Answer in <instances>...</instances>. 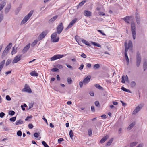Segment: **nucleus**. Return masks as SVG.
Segmentation results:
<instances>
[{
  "instance_id": "obj_44",
  "label": "nucleus",
  "mask_w": 147,
  "mask_h": 147,
  "mask_svg": "<svg viewBox=\"0 0 147 147\" xmlns=\"http://www.w3.org/2000/svg\"><path fill=\"white\" fill-rule=\"evenodd\" d=\"M32 116H28L27 118L25 119V120L26 121H30V119L32 118Z\"/></svg>"
},
{
  "instance_id": "obj_22",
  "label": "nucleus",
  "mask_w": 147,
  "mask_h": 147,
  "mask_svg": "<svg viewBox=\"0 0 147 147\" xmlns=\"http://www.w3.org/2000/svg\"><path fill=\"white\" fill-rule=\"evenodd\" d=\"M23 123V121L21 119L17 120L15 123V124L16 125H18L20 124H22Z\"/></svg>"
},
{
  "instance_id": "obj_3",
  "label": "nucleus",
  "mask_w": 147,
  "mask_h": 147,
  "mask_svg": "<svg viewBox=\"0 0 147 147\" xmlns=\"http://www.w3.org/2000/svg\"><path fill=\"white\" fill-rule=\"evenodd\" d=\"M57 33H53L51 36V41L52 42H57L59 41V37H57Z\"/></svg>"
},
{
  "instance_id": "obj_51",
  "label": "nucleus",
  "mask_w": 147,
  "mask_h": 147,
  "mask_svg": "<svg viewBox=\"0 0 147 147\" xmlns=\"http://www.w3.org/2000/svg\"><path fill=\"white\" fill-rule=\"evenodd\" d=\"M65 65L67 66L69 68H70L71 70H73V68L70 65H69L68 63H66Z\"/></svg>"
},
{
  "instance_id": "obj_40",
  "label": "nucleus",
  "mask_w": 147,
  "mask_h": 147,
  "mask_svg": "<svg viewBox=\"0 0 147 147\" xmlns=\"http://www.w3.org/2000/svg\"><path fill=\"white\" fill-rule=\"evenodd\" d=\"M37 44V40H35L31 45V47H34Z\"/></svg>"
},
{
  "instance_id": "obj_9",
  "label": "nucleus",
  "mask_w": 147,
  "mask_h": 147,
  "mask_svg": "<svg viewBox=\"0 0 147 147\" xmlns=\"http://www.w3.org/2000/svg\"><path fill=\"white\" fill-rule=\"evenodd\" d=\"M23 91L25 92L29 93L31 92L32 91L31 89L30 88L28 85L25 84L24 88L22 90Z\"/></svg>"
},
{
  "instance_id": "obj_26",
  "label": "nucleus",
  "mask_w": 147,
  "mask_h": 147,
  "mask_svg": "<svg viewBox=\"0 0 147 147\" xmlns=\"http://www.w3.org/2000/svg\"><path fill=\"white\" fill-rule=\"evenodd\" d=\"M135 123H132L131 124L128 126L127 128V129L128 130H130L133 127V126L135 125Z\"/></svg>"
},
{
  "instance_id": "obj_62",
  "label": "nucleus",
  "mask_w": 147,
  "mask_h": 147,
  "mask_svg": "<svg viewBox=\"0 0 147 147\" xmlns=\"http://www.w3.org/2000/svg\"><path fill=\"white\" fill-rule=\"evenodd\" d=\"M40 134V132H37V139L40 140L41 138L40 136L39 135Z\"/></svg>"
},
{
  "instance_id": "obj_29",
  "label": "nucleus",
  "mask_w": 147,
  "mask_h": 147,
  "mask_svg": "<svg viewBox=\"0 0 147 147\" xmlns=\"http://www.w3.org/2000/svg\"><path fill=\"white\" fill-rule=\"evenodd\" d=\"M11 60L10 59H8L6 62L5 66H8L11 62Z\"/></svg>"
},
{
  "instance_id": "obj_17",
  "label": "nucleus",
  "mask_w": 147,
  "mask_h": 147,
  "mask_svg": "<svg viewBox=\"0 0 147 147\" xmlns=\"http://www.w3.org/2000/svg\"><path fill=\"white\" fill-rule=\"evenodd\" d=\"M132 17L131 16H127L123 18V19L127 23H129V20L132 18Z\"/></svg>"
},
{
  "instance_id": "obj_25",
  "label": "nucleus",
  "mask_w": 147,
  "mask_h": 147,
  "mask_svg": "<svg viewBox=\"0 0 147 147\" xmlns=\"http://www.w3.org/2000/svg\"><path fill=\"white\" fill-rule=\"evenodd\" d=\"M22 7V5H20L19 7L17 8L15 12L16 14H18L20 11Z\"/></svg>"
},
{
  "instance_id": "obj_5",
  "label": "nucleus",
  "mask_w": 147,
  "mask_h": 147,
  "mask_svg": "<svg viewBox=\"0 0 147 147\" xmlns=\"http://www.w3.org/2000/svg\"><path fill=\"white\" fill-rule=\"evenodd\" d=\"M48 33L47 30H45L42 32L38 36L37 38V41H40L44 38Z\"/></svg>"
},
{
  "instance_id": "obj_64",
  "label": "nucleus",
  "mask_w": 147,
  "mask_h": 147,
  "mask_svg": "<svg viewBox=\"0 0 147 147\" xmlns=\"http://www.w3.org/2000/svg\"><path fill=\"white\" fill-rule=\"evenodd\" d=\"M91 109L92 111L93 112L95 111L94 107L93 106H91Z\"/></svg>"
},
{
  "instance_id": "obj_57",
  "label": "nucleus",
  "mask_w": 147,
  "mask_h": 147,
  "mask_svg": "<svg viewBox=\"0 0 147 147\" xmlns=\"http://www.w3.org/2000/svg\"><path fill=\"white\" fill-rule=\"evenodd\" d=\"M77 20V19L75 18L74 19L72 20L70 22L71 23L73 24H74L76 22Z\"/></svg>"
},
{
  "instance_id": "obj_46",
  "label": "nucleus",
  "mask_w": 147,
  "mask_h": 147,
  "mask_svg": "<svg viewBox=\"0 0 147 147\" xmlns=\"http://www.w3.org/2000/svg\"><path fill=\"white\" fill-rule=\"evenodd\" d=\"M95 105L98 107H100V105H99V101H96L95 102Z\"/></svg>"
},
{
  "instance_id": "obj_12",
  "label": "nucleus",
  "mask_w": 147,
  "mask_h": 147,
  "mask_svg": "<svg viewBox=\"0 0 147 147\" xmlns=\"http://www.w3.org/2000/svg\"><path fill=\"white\" fill-rule=\"evenodd\" d=\"M137 62L136 65L138 67L141 62V57L140 54L138 53L137 54Z\"/></svg>"
},
{
  "instance_id": "obj_39",
  "label": "nucleus",
  "mask_w": 147,
  "mask_h": 147,
  "mask_svg": "<svg viewBox=\"0 0 147 147\" xmlns=\"http://www.w3.org/2000/svg\"><path fill=\"white\" fill-rule=\"evenodd\" d=\"M9 114L11 116L13 115L15 113V112L13 111H10L9 112Z\"/></svg>"
},
{
  "instance_id": "obj_34",
  "label": "nucleus",
  "mask_w": 147,
  "mask_h": 147,
  "mask_svg": "<svg viewBox=\"0 0 147 147\" xmlns=\"http://www.w3.org/2000/svg\"><path fill=\"white\" fill-rule=\"evenodd\" d=\"M30 74L32 76H37V73L35 71H32L30 73Z\"/></svg>"
},
{
  "instance_id": "obj_60",
  "label": "nucleus",
  "mask_w": 147,
  "mask_h": 147,
  "mask_svg": "<svg viewBox=\"0 0 147 147\" xmlns=\"http://www.w3.org/2000/svg\"><path fill=\"white\" fill-rule=\"evenodd\" d=\"M98 13L99 14V15L100 16H104L105 15V13L102 12H99Z\"/></svg>"
},
{
  "instance_id": "obj_19",
  "label": "nucleus",
  "mask_w": 147,
  "mask_h": 147,
  "mask_svg": "<svg viewBox=\"0 0 147 147\" xmlns=\"http://www.w3.org/2000/svg\"><path fill=\"white\" fill-rule=\"evenodd\" d=\"M6 4V2L5 1H2L0 4V11L2 10Z\"/></svg>"
},
{
  "instance_id": "obj_16",
  "label": "nucleus",
  "mask_w": 147,
  "mask_h": 147,
  "mask_svg": "<svg viewBox=\"0 0 147 147\" xmlns=\"http://www.w3.org/2000/svg\"><path fill=\"white\" fill-rule=\"evenodd\" d=\"M58 17V16L57 15L54 16L53 17L49 20L48 22V23L50 24L53 23L54 21L57 19Z\"/></svg>"
},
{
  "instance_id": "obj_33",
  "label": "nucleus",
  "mask_w": 147,
  "mask_h": 147,
  "mask_svg": "<svg viewBox=\"0 0 147 147\" xmlns=\"http://www.w3.org/2000/svg\"><path fill=\"white\" fill-rule=\"evenodd\" d=\"M67 81L69 84H70L72 83V81L71 78L68 77L67 78Z\"/></svg>"
},
{
  "instance_id": "obj_45",
  "label": "nucleus",
  "mask_w": 147,
  "mask_h": 147,
  "mask_svg": "<svg viewBox=\"0 0 147 147\" xmlns=\"http://www.w3.org/2000/svg\"><path fill=\"white\" fill-rule=\"evenodd\" d=\"M16 117H15L10 118L9 119V120L11 121L14 122L16 120Z\"/></svg>"
},
{
  "instance_id": "obj_8",
  "label": "nucleus",
  "mask_w": 147,
  "mask_h": 147,
  "mask_svg": "<svg viewBox=\"0 0 147 147\" xmlns=\"http://www.w3.org/2000/svg\"><path fill=\"white\" fill-rule=\"evenodd\" d=\"M21 55H18L16 56L12 61V63L13 64L16 63L19 61L21 59Z\"/></svg>"
},
{
  "instance_id": "obj_35",
  "label": "nucleus",
  "mask_w": 147,
  "mask_h": 147,
  "mask_svg": "<svg viewBox=\"0 0 147 147\" xmlns=\"http://www.w3.org/2000/svg\"><path fill=\"white\" fill-rule=\"evenodd\" d=\"M77 37H78V36H75V39H76V40L78 44L79 45H81V46H82V45H81L82 43L79 40H78V39H77Z\"/></svg>"
},
{
  "instance_id": "obj_63",
  "label": "nucleus",
  "mask_w": 147,
  "mask_h": 147,
  "mask_svg": "<svg viewBox=\"0 0 147 147\" xmlns=\"http://www.w3.org/2000/svg\"><path fill=\"white\" fill-rule=\"evenodd\" d=\"M57 67L59 69H61L63 68V66L59 64L57 65Z\"/></svg>"
},
{
  "instance_id": "obj_59",
  "label": "nucleus",
  "mask_w": 147,
  "mask_h": 147,
  "mask_svg": "<svg viewBox=\"0 0 147 147\" xmlns=\"http://www.w3.org/2000/svg\"><path fill=\"white\" fill-rule=\"evenodd\" d=\"M6 99L8 101H10L11 100V98L9 95H7L6 96Z\"/></svg>"
},
{
  "instance_id": "obj_18",
  "label": "nucleus",
  "mask_w": 147,
  "mask_h": 147,
  "mask_svg": "<svg viewBox=\"0 0 147 147\" xmlns=\"http://www.w3.org/2000/svg\"><path fill=\"white\" fill-rule=\"evenodd\" d=\"M11 4H9L7 5L6 8L5 9V13H7L9 11L11 7Z\"/></svg>"
},
{
  "instance_id": "obj_11",
  "label": "nucleus",
  "mask_w": 147,
  "mask_h": 147,
  "mask_svg": "<svg viewBox=\"0 0 147 147\" xmlns=\"http://www.w3.org/2000/svg\"><path fill=\"white\" fill-rule=\"evenodd\" d=\"M142 106L141 105H138L135 109L133 111L132 114H136L141 109L142 107Z\"/></svg>"
},
{
  "instance_id": "obj_7",
  "label": "nucleus",
  "mask_w": 147,
  "mask_h": 147,
  "mask_svg": "<svg viewBox=\"0 0 147 147\" xmlns=\"http://www.w3.org/2000/svg\"><path fill=\"white\" fill-rule=\"evenodd\" d=\"M63 29V23H61L57 27V33L59 34H60L62 32Z\"/></svg>"
},
{
  "instance_id": "obj_6",
  "label": "nucleus",
  "mask_w": 147,
  "mask_h": 147,
  "mask_svg": "<svg viewBox=\"0 0 147 147\" xmlns=\"http://www.w3.org/2000/svg\"><path fill=\"white\" fill-rule=\"evenodd\" d=\"M64 57L63 55L57 54L53 56L51 59V60L54 61L62 58Z\"/></svg>"
},
{
  "instance_id": "obj_41",
  "label": "nucleus",
  "mask_w": 147,
  "mask_h": 147,
  "mask_svg": "<svg viewBox=\"0 0 147 147\" xmlns=\"http://www.w3.org/2000/svg\"><path fill=\"white\" fill-rule=\"evenodd\" d=\"M136 83L134 81H132L131 83V85L132 87H134L136 86Z\"/></svg>"
},
{
  "instance_id": "obj_20",
  "label": "nucleus",
  "mask_w": 147,
  "mask_h": 147,
  "mask_svg": "<svg viewBox=\"0 0 147 147\" xmlns=\"http://www.w3.org/2000/svg\"><path fill=\"white\" fill-rule=\"evenodd\" d=\"M127 49H125V57L126 60L127 64H128L129 63V59L127 56Z\"/></svg>"
},
{
  "instance_id": "obj_58",
  "label": "nucleus",
  "mask_w": 147,
  "mask_h": 147,
  "mask_svg": "<svg viewBox=\"0 0 147 147\" xmlns=\"http://www.w3.org/2000/svg\"><path fill=\"white\" fill-rule=\"evenodd\" d=\"M5 113L3 112H1L0 113V117L1 118H3L5 115Z\"/></svg>"
},
{
  "instance_id": "obj_43",
  "label": "nucleus",
  "mask_w": 147,
  "mask_h": 147,
  "mask_svg": "<svg viewBox=\"0 0 147 147\" xmlns=\"http://www.w3.org/2000/svg\"><path fill=\"white\" fill-rule=\"evenodd\" d=\"M94 86L96 88L98 89H101L102 88V87L99 84H95Z\"/></svg>"
},
{
  "instance_id": "obj_27",
  "label": "nucleus",
  "mask_w": 147,
  "mask_h": 147,
  "mask_svg": "<svg viewBox=\"0 0 147 147\" xmlns=\"http://www.w3.org/2000/svg\"><path fill=\"white\" fill-rule=\"evenodd\" d=\"M113 139L112 138L110 140H109L108 142H107L106 144V146H110L112 143L113 141Z\"/></svg>"
},
{
  "instance_id": "obj_37",
  "label": "nucleus",
  "mask_w": 147,
  "mask_h": 147,
  "mask_svg": "<svg viewBox=\"0 0 147 147\" xmlns=\"http://www.w3.org/2000/svg\"><path fill=\"white\" fill-rule=\"evenodd\" d=\"M74 24H73L71 23L70 22L68 26L66 28V30H67L68 29L71 28L73 26Z\"/></svg>"
},
{
  "instance_id": "obj_42",
  "label": "nucleus",
  "mask_w": 147,
  "mask_h": 147,
  "mask_svg": "<svg viewBox=\"0 0 147 147\" xmlns=\"http://www.w3.org/2000/svg\"><path fill=\"white\" fill-rule=\"evenodd\" d=\"M42 144L45 147H49V146L46 144L45 142L44 141L42 142Z\"/></svg>"
},
{
  "instance_id": "obj_61",
  "label": "nucleus",
  "mask_w": 147,
  "mask_h": 147,
  "mask_svg": "<svg viewBox=\"0 0 147 147\" xmlns=\"http://www.w3.org/2000/svg\"><path fill=\"white\" fill-rule=\"evenodd\" d=\"M88 135L89 136H90L92 134V131L91 129H90L88 130Z\"/></svg>"
},
{
  "instance_id": "obj_52",
  "label": "nucleus",
  "mask_w": 147,
  "mask_h": 147,
  "mask_svg": "<svg viewBox=\"0 0 147 147\" xmlns=\"http://www.w3.org/2000/svg\"><path fill=\"white\" fill-rule=\"evenodd\" d=\"M83 58H86V56L83 53H81V54L80 55Z\"/></svg>"
},
{
  "instance_id": "obj_21",
  "label": "nucleus",
  "mask_w": 147,
  "mask_h": 147,
  "mask_svg": "<svg viewBox=\"0 0 147 147\" xmlns=\"http://www.w3.org/2000/svg\"><path fill=\"white\" fill-rule=\"evenodd\" d=\"M108 138V136L107 135L106 136L101 139V140H100V143H104L106 141V140Z\"/></svg>"
},
{
  "instance_id": "obj_36",
  "label": "nucleus",
  "mask_w": 147,
  "mask_h": 147,
  "mask_svg": "<svg viewBox=\"0 0 147 147\" xmlns=\"http://www.w3.org/2000/svg\"><path fill=\"white\" fill-rule=\"evenodd\" d=\"M86 2V1L84 0L82 1L81 2H80L79 4V5L77 7V9L78 8V6H82Z\"/></svg>"
},
{
  "instance_id": "obj_53",
  "label": "nucleus",
  "mask_w": 147,
  "mask_h": 147,
  "mask_svg": "<svg viewBox=\"0 0 147 147\" xmlns=\"http://www.w3.org/2000/svg\"><path fill=\"white\" fill-rule=\"evenodd\" d=\"M63 141H64V139L62 138H60L58 140V141L59 143H61V142Z\"/></svg>"
},
{
  "instance_id": "obj_54",
  "label": "nucleus",
  "mask_w": 147,
  "mask_h": 147,
  "mask_svg": "<svg viewBox=\"0 0 147 147\" xmlns=\"http://www.w3.org/2000/svg\"><path fill=\"white\" fill-rule=\"evenodd\" d=\"M121 82L122 83H125V76H122Z\"/></svg>"
},
{
  "instance_id": "obj_13",
  "label": "nucleus",
  "mask_w": 147,
  "mask_h": 147,
  "mask_svg": "<svg viewBox=\"0 0 147 147\" xmlns=\"http://www.w3.org/2000/svg\"><path fill=\"white\" fill-rule=\"evenodd\" d=\"M135 19L136 22L138 24H139L140 23V16L138 13L136 12Z\"/></svg>"
},
{
  "instance_id": "obj_47",
  "label": "nucleus",
  "mask_w": 147,
  "mask_h": 147,
  "mask_svg": "<svg viewBox=\"0 0 147 147\" xmlns=\"http://www.w3.org/2000/svg\"><path fill=\"white\" fill-rule=\"evenodd\" d=\"M16 52V49H15L14 47L13 49V50L11 52V54L12 55H13L14 54H15Z\"/></svg>"
},
{
  "instance_id": "obj_38",
  "label": "nucleus",
  "mask_w": 147,
  "mask_h": 147,
  "mask_svg": "<svg viewBox=\"0 0 147 147\" xmlns=\"http://www.w3.org/2000/svg\"><path fill=\"white\" fill-rule=\"evenodd\" d=\"M69 135L71 139H72V138L73 136V133L72 130H71L69 132Z\"/></svg>"
},
{
  "instance_id": "obj_55",
  "label": "nucleus",
  "mask_w": 147,
  "mask_h": 147,
  "mask_svg": "<svg viewBox=\"0 0 147 147\" xmlns=\"http://www.w3.org/2000/svg\"><path fill=\"white\" fill-rule=\"evenodd\" d=\"M83 67H84V65H83V64H81V65H80V67H79L78 69L79 70H82L83 69Z\"/></svg>"
},
{
  "instance_id": "obj_10",
  "label": "nucleus",
  "mask_w": 147,
  "mask_h": 147,
  "mask_svg": "<svg viewBox=\"0 0 147 147\" xmlns=\"http://www.w3.org/2000/svg\"><path fill=\"white\" fill-rule=\"evenodd\" d=\"M132 44L131 41H129L127 45L126 43H125V49H127V51H128V49H130L132 47Z\"/></svg>"
},
{
  "instance_id": "obj_30",
  "label": "nucleus",
  "mask_w": 147,
  "mask_h": 147,
  "mask_svg": "<svg viewBox=\"0 0 147 147\" xmlns=\"http://www.w3.org/2000/svg\"><path fill=\"white\" fill-rule=\"evenodd\" d=\"M121 89L123 91L128 93H131V92L129 89H126L123 87H122L121 88Z\"/></svg>"
},
{
  "instance_id": "obj_56",
  "label": "nucleus",
  "mask_w": 147,
  "mask_h": 147,
  "mask_svg": "<svg viewBox=\"0 0 147 147\" xmlns=\"http://www.w3.org/2000/svg\"><path fill=\"white\" fill-rule=\"evenodd\" d=\"M28 127L29 129H31L33 127V126L32 124H29L28 125Z\"/></svg>"
},
{
  "instance_id": "obj_49",
  "label": "nucleus",
  "mask_w": 147,
  "mask_h": 147,
  "mask_svg": "<svg viewBox=\"0 0 147 147\" xmlns=\"http://www.w3.org/2000/svg\"><path fill=\"white\" fill-rule=\"evenodd\" d=\"M17 135L19 136H22V133L21 131L19 130L17 133Z\"/></svg>"
},
{
  "instance_id": "obj_31",
  "label": "nucleus",
  "mask_w": 147,
  "mask_h": 147,
  "mask_svg": "<svg viewBox=\"0 0 147 147\" xmlns=\"http://www.w3.org/2000/svg\"><path fill=\"white\" fill-rule=\"evenodd\" d=\"M12 45V43H10L8 44V45L5 48L9 51V50L11 49Z\"/></svg>"
},
{
  "instance_id": "obj_48",
  "label": "nucleus",
  "mask_w": 147,
  "mask_h": 147,
  "mask_svg": "<svg viewBox=\"0 0 147 147\" xmlns=\"http://www.w3.org/2000/svg\"><path fill=\"white\" fill-rule=\"evenodd\" d=\"M59 70V69L56 68H53L51 69V71L53 72H56Z\"/></svg>"
},
{
  "instance_id": "obj_50",
  "label": "nucleus",
  "mask_w": 147,
  "mask_h": 147,
  "mask_svg": "<svg viewBox=\"0 0 147 147\" xmlns=\"http://www.w3.org/2000/svg\"><path fill=\"white\" fill-rule=\"evenodd\" d=\"M4 51H3L1 56V57L2 58H4L5 56L7 54Z\"/></svg>"
},
{
  "instance_id": "obj_2",
  "label": "nucleus",
  "mask_w": 147,
  "mask_h": 147,
  "mask_svg": "<svg viewBox=\"0 0 147 147\" xmlns=\"http://www.w3.org/2000/svg\"><path fill=\"white\" fill-rule=\"evenodd\" d=\"M33 11L32 10L28 14L25 16L24 18V19L21 22V24H23L25 23L28 20L31 16L33 13Z\"/></svg>"
},
{
  "instance_id": "obj_4",
  "label": "nucleus",
  "mask_w": 147,
  "mask_h": 147,
  "mask_svg": "<svg viewBox=\"0 0 147 147\" xmlns=\"http://www.w3.org/2000/svg\"><path fill=\"white\" fill-rule=\"evenodd\" d=\"M131 26L133 38V39L134 40L136 37V32L135 25L134 22H132L131 23Z\"/></svg>"
},
{
  "instance_id": "obj_32",
  "label": "nucleus",
  "mask_w": 147,
  "mask_h": 147,
  "mask_svg": "<svg viewBox=\"0 0 147 147\" xmlns=\"http://www.w3.org/2000/svg\"><path fill=\"white\" fill-rule=\"evenodd\" d=\"M100 67V65L98 64H97L94 65L93 68L94 69H98Z\"/></svg>"
},
{
  "instance_id": "obj_23",
  "label": "nucleus",
  "mask_w": 147,
  "mask_h": 147,
  "mask_svg": "<svg viewBox=\"0 0 147 147\" xmlns=\"http://www.w3.org/2000/svg\"><path fill=\"white\" fill-rule=\"evenodd\" d=\"M81 41L82 43L85 44L86 45L89 46H91L90 44H89L88 41H86L85 40L82 39V40Z\"/></svg>"
},
{
  "instance_id": "obj_24",
  "label": "nucleus",
  "mask_w": 147,
  "mask_h": 147,
  "mask_svg": "<svg viewBox=\"0 0 147 147\" xmlns=\"http://www.w3.org/2000/svg\"><path fill=\"white\" fill-rule=\"evenodd\" d=\"M91 43L92 45H93L94 46H96L97 47H101V46L99 44L96 43L94 42H91Z\"/></svg>"
},
{
  "instance_id": "obj_1",
  "label": "nucleus",
  "mask_w": 147,
  "mask_h": 147,
  "mask_svg": "<svg viewBox=\"0 0 147 147\" xmlns=\"http://www.w3.org/2000/svg\"><path fill=\"white\" fill-rule=\"evenodd\" d=\"M91 76L90 75L86 77L83 80V81H80L79 82V85L80 88L82 87L83 85H86L90 81Z\"/></svg>"
},
{
  "instance_id": "obj_14",
  "label": "nucleus",
  "mask_w": 147,
  "mask_h": 147,
  "mask_svg": "<svg viewBox=\"0 0 147 147\" xmlns=\"http://www.w3.org/2000/svg\"><path fill=\"white\" fill-rule=\"evenodd\" d=\"M30 44L29 43L24 47L22 51V52L23 53H24L27 52L30 48Z\"/></svg>"
},
{
  "instance_id": "obj_28",
  "label": "nucleus",
  "mask_w": 147,
  "mask_h": 147,
  "mask_svg": "<svg viewBox=\"0 0 147 147\" xmlns=\"http://www.w3.org/2000/svg\"><path fill=\"white\" fill-rule=\"evenodd\" d=\"M138 142H134L131 143L130 145V147H133L136 146Z\"/></svg>"
},
{
  "instance_id": "obj_15",
  "label": "nucleus",
  "mask_w": 147,
  "mask_h": 147,
  "mask_svg": "<svg viewBox=\"0 0 147 147\" xmlns=\"http://www.w3.org/2000/svg\"><path fill=\"white\" fill-rule=\"evenodd\" d=\"M83 13L84 15L87 17L90 16L92 14L91 12L88 10H84V11Z\"/></svg>"
}]
</instances>
